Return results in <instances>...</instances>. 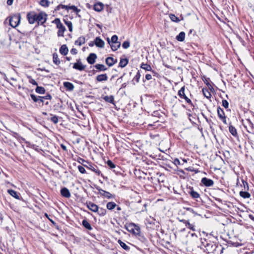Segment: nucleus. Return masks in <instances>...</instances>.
I'll list each match as a JSON object with an SVG mask.
<instances>
[{
  "label": "nucleus",
  "mask_w": 254,
  "mask_h": 254,
  "mask_svg": "<svg viewBox=\"0 0 254 254\" xmlns=\"http://www.w3.org/2000/svg\"><path fill=\"white\" fill-rule=\"evenodd\" d=\"M127 230L135 236L139 234L140 232V227L133 223H130L125 226Z\"/></svg>",
  "instance_id": "obj_1"
},
{
  "label": "nucleus",
  "mask_w": 254,
  "mask_h": 254,
  "mask_svg": "<svg viewBox=\"0 0 254 254\" xmlns=\"http://www.w3.org/2000/svg\"><path fill=\"white\" fill-rule=\"evenodd\" d=\"M178 96L181 98L185 100L186 102L191 106H193V105L190 98L187 96L185 92V87L184 86L182 87L178 91Z\"/></svg>",
  "instance_id": "obj_2"
},
{
  "label": "nucleus",
  "mask_w": 254,
  "mask_h": 254,
  "mask_svg": "<svg viewBox=\"0 0 254 254\" xmlns=\"http://www.w3.org/2000/svg\"><path fill=\"white\" fill-rule=\"evenodd\" d=\"M20 18L19 14L12 15L9 19V25L12 27L15 28L19 25L20 21Z\"/></svg>",
  "instance_id": "obj_3"
},
{
  "label": "nucleus",
  "mask_w": 254,
  "mask_h": 254,
  "mask_svg": "<svg viewBox=\"0 0 254 254\" xmlns=\"http://www.w3.org/2000/svg\"><path fill=\"white\" fill-rule=\"evenodd\" d=\"M55 23L56 24L57 27L59 29L58 32V36L59 37H64V32L65 31V28L63 24L61 22L60 19L56 18L55 21Z\"/></svg>",
  "instance_id": "obj_4"
},
{
  "label": "nucleus",
  "mask_w": 254,
  "mask_h": 254,
  "mask_svg": "<svg viewBox=\"0 0 254 254\" xmlns=\"http://www.w3.org/2000/svg\"><path fill=\"white\" fill-rule=\"evenodd\" d=\"M83 162H85L88 164V165H83V166L86 167V168L91 170L93 172H94L97 175L99 176L101 174V171L98 169V168L97 166L94 164L90 163L84 159H81Z\"/></svg>",
  "instance_id": "obj_5"
},
{
  "label": "nucleus",
  "mask_w": 254,
  "mask_h": 254,
  "mask_svg": "<svg viewBox=\"0 0 254 254\" xmlns=\"http://www.w3.org/2000/svg\"><path fill=\"white\" fill-rule=\"evenodd\" d=\"M47 15L43 12L37 13L36 22H38V24L43 25L47 20Z\"/></svg>",
  "instance_id": "obj_6"
},
{
  "label": "nucleus",
  "mask_w": 254,
  "mask_h": 254,
  "mask_svg": "<svg viewBox=\"0 0 254 254\" xmlns=\"http://www.w3.org/2000/svg\"><path fill=\"white\" fill-rule=\"evenodd\" d=\"M217 112L219 119L221 120L224 124L227 125L226 117L225 116L223 110L219 107L217 108Z\"/></svg>",
  "instance_id": "obj_7"
},
{
  "label": "nucleus",
  "mask_w": 254,
  "mask_h": 254,
  "mask_svg": "<svg viewBox=\"0 0 254 254\" xmlns=\"http://www.w3.org/2000/svg\"><path fill=\"white\" fill-rule=\"evenodd\" d=\"M61 8L63 9H65L66 10H68L69 9L73 10L74 12H75L76 13H78L80 10L79 9H78L76 6L75 5H72L68 6L67 5H63V4H60L58 5L56 7V10H59Z\"/></svg>",
  "instance_id": "obj_8"
},
{
  "label": "nucleus",
  "mask_w": 254,
  "mask_h": 254,
  "mask_svg": "<svg viewBox=\"0 0 254 254\" xmlns=\"http://www.w3.org/2000/svg\"><path fill=\"white\" fill-rule=\"evenodd\" d=\"M201 243L208 251H213L215 250L216 248L215 245L208 243L206 239H203Z\"/></svg>",
  "instance_id": "obj_9"
},
{
  "label": "nucleus",
  "mask_w": 254,
  "mask_h": 254,
  "mask_svg": "<svg viewBox=\"0 0 254 254\" xmlns=\"http://www.w3.org/2000/svg\"><path fill=\"white\" fill-rule=\"evenodd\" d=\"M37 13L34 11L28 12L27 14V18L30 24H33L36 22Z\"/></svg>",
  "instance_id": "obj_10"
},
{
  "label": "nucleus",
  "mask_w": 254,
  "mask_h": 254,
  "mask_svg": "<svg viewBox=\"0 0 254 254\" xmlns=\"http://www.w3.org/2000/svg\"><path fill=\"white\" fill-rule=\"evenodd\" d=\"M97 190L99 191L100 195L106 198H111L114 197L113 195L108 191H106L99 188H97Z\"/></svg>",
  "instance_id": "obj_11"
},
{
  "label": "nucleus",
  "mask_w": 254,
  "mask_h": 254,
  "mask_svg": "<svg viewBox=\"0 0 254 254\" xmlns=\"http://www.w3.org/2000/svg\"><path fill=\"white\" fill-rule=\"evenodd\" d=\"M85 65L82 64L80 59L77 60V62L74 63L73 65V68L80 71L83 70L85 69Z\"/></svg>",
  "instance_id": "obj_12"
},
{
  "label": "nucleus",
  "mask_w": 254,
  "mask_h": 254,
  "mask_svg": "<svg viewBox=\"0 0 254 254\" xmlns=\"http://www.w3.org/2000/svg\"><path fill=\"white\" fill-rule=\"evenodd\" d=\"M201 183L205 187H211L214 185V182L212 180L208 179L206 177L203 178L201 180Z\"/></svg>",
  "instance_id": "obj_13"
},
{
  "label": "nucleus",
  "mask_w": 254,
  "mask_h": 254,
  "mask_svg": "<svg viewBox=\"0 0 254 254\" xmlns=\"http://www.w3.org/2000/svg\"><path fill=\"white\" fill-rule=\"evenodd\" d=\"M94 44L96 47L103 48L105 45L104 41L100 37H97L94 40Z\"/></svg>",
  "instance_id": "obj_14"
},
{
  "label": "nucleus",
  "mask_w": 254,
  "mask_h": 254,
  "mask_svg": "<svg viewBox=\"0 0 254 254\" xmlns=\"http://www.w3.org/2000/svg\"><path fill=\"white\" fill-rule=\"evenodd\" d=\"M96 59V55L94 53H91L87 57V61L89 64H92L95 63Z\"/></svg>",
  "instance_id": "obj_15"
},
{
  "label": "nucleus",
  "mask_w": 254,
  "mask_h": 254,
  "mask_svg": "<svg viewBox=\"0 0 254 254\" xmlns=\"http://www.w3.org/2000/svg\"><path fill=\"white\" fill-rule=\"evenodd\" d=\"M87 206L91 211L96 212L98 210V206L92 202H87Z\"/></svg>",
  "instance_id": "obj_16"
},
{
  "label": "nucleus",
  "mask_w": 254,
  "mask_h": 254,
  "mask_svg": "<svg viewBox=\"0 0 254 254\" xmlns=\"http://www.w3.org/2000/svg\"><path fill=\"white\" fill-rule=\"evenodd\" d=\"M61 195L66 198L70 197L71 194L69 190L66 188H63L61 190Z\"/></svg>",
  "instance_id": "obj_17"
},
{
  "label": "nucleus",
  "mask_w": 254,
  "mask_h": 254,
  "mask_svg": "<svg viewBox=\"0 0 254 254\" xmlns=\"http://www.w3.org/2000/svg\"><path fill=\"white\" fill-rule=\"evenodd\" d=\"M107 164L108 165V166H109V167L111 169H115L113 171L115 172V173H117L118 172V170L120 168L119 166H116L111 160H108L107 162Z\"/></svg>",
  "instance_id": "obj_18"
},
{
  "label": "nucleus",
  "mask_w": 254,
  "mask_h": 254,
  "mask_svg": "<svg viewBox=\"0 0 254 254\" xmlns=\"http://www.w3.org/2000/svg\"><path fill=\"white\" fill-rule=\"evenodd\" d=\"M117 62V59H114L113 58L111 57H109L106 59V63L109 66H112Z\"/></svg>",
  "instance_id": "obj_19"
},
{
  "label": "nucleus",
  "mask_w": 254,
  "mask_h": 254,
  "mask_svg": "<svg viewBox=\"0 0 254 254\" xmlns=\"http://www.w3.org/2000/svg\"><path fill=\"white\" fill-rule=\"evenodd\" d=\"M59 51L62 55L66 56L68 54V49L66 45L64 44L60 47Z\"/></svg>",
  "instance_id": "obj_20"
},
{
  "label": "nucleus",
  "mask_w": 254,
  "mask_h": 254,
  "mask_svg": "<svg viewBox=\"0 0 254 254\" xmlns=\"http://www.w3.org/2000/svg\"><path fill=\"white\" fill-rule=\"evenodd\" d=\"M64 86L66 88L67 91H72L74 89V85L72 83L69 82H64Z\"/></svg>",
  "instance_id": "obj_21"
},
{
  "label": "nucleus",
  "mask_w": 254,
  "mask_h": 254,
  "mask_svg": "<svg viewBox=\"0 0 254 254\" xmlns=\"http://www.w3.org/2000/svg\"><path fill=\"white\" fill-rule=\"evenodd\" d=\"M247 124L249 128V129L248 130V131L250 133H253V132H254V124L250 120L248 119V120H247Z\"/></svg>",
  "instance_id": "obj_22"
},
{
  "label": "nucleus",
  "mask_w": 254,
  "mask_h": 254,
  "mask_svg": "<svg viewBox=\"0 0 254 254\" xmlns=\"http://www.w3.org/2000/svg\"><path fill=\"white\" fill-rule=\"evenodd\" d=\"M96 80L99 82L106 81L108 80V76L106 73L98 75L96 76Z\"/></svg>",
  "instance_id": "obj_23"
},
{
  "label": "nucleus",
  "mask_w": 254,
  "mask_h": 254,
  "mask_svg": "<svg viewBox=\"0 0 254 254\" xmlns=\"http://www.w3.org/2000/svg\"><path fill=\"white\" fill-rule=\"evenodd\" d=\"M104 5L101 2H98L94 5V9L98 12L102 11L103 9Z\"/></svg>",
  "instance_id": "obj_24"
},
{
  "label": "nucleus",
  "mask_w": 254,
  "mask_h": 254,
  "mask_svg": "<svg viewBox=\"0 0 254 254\" xmlns=\"http://www.w3.org/2000/svg\"><path fill=\"white\" fill-rule=\"evenodd\" d=\"M189 193L192 198L197 199L200 198L199 194L197 192L194 191L192 188L190 189Z\"/></svg>",
  "instance_id": "obj_25"
},
{
  "label": "nucleus",
  "mask_w": 254,
  "mask_h": 254,
  "mask_svg": "<svg viewBox=\"0 0 254 254\" xmlns=\"http://www.w3.org/2000/svg\"><path fill=\"white\" fill-rule=\"evenodd\" d=\"M128 60L127 58H121L119 66L122 68L125 67L128 64Z\"/></svg>",
  "instance_id": "obj_26"
},
{
  "label": "nucleus",
  "mask_w": 254,
  "mask_h": 254,
  "mask_svg": "<svg viewBox=\"0 0 254 254\" xmlns=\"http://www.w3.org/2000/svg\"><path fill=\"white\" fill-rule=\"evenodd\" d=\"M85 42V39L83 36H80L75 41L74 44L77 46H81Z\"/></svg>",
  "instance_id": "obj_27"
},
{
  "label": "nucleus",
  "mask_w": 254,
  "mask_h": 254,
  "mask_svg": "<svg viewBox=\"0 0 254 254\" xmlns=\"http://www.w3.org/2000/svg\"><path fill=\"white\" fill-rule=\"evenodd\" d=\"M8 193L12 196L14 197L15 198L19 200L20 196L17 193V192L13 190H8Z\"/></svg>",
  "instance_id": "obj_28"
},
{
  "label": "nucleus",
  "mask_w": 254,
  "mask_h": 254,
  "mask_svg": "<svg viewBox=\"0 0 254 254\" xmlns=\"http://www.w3.org/2000/svg\"><path fill=\"white\" fill-rule=\"evenodd\" d=\"M30 96L34 102L44 103V100H42L41 96H37L34 94H30Z\"/></svg>",
  "instance_id": "obj_29"
},
{
  "label": "nucleus",
  "mask_w": 254,
  "mask_h": 254,
  "mask_svg": "<svg viewBox=\"0 0 254 254\" xmlns=\"http://www.w3.org/2000/svg\"><path fill=\"white\" fill-rule=\"evenodd\" d=\"M229 132L233 135L234 136L236 137L238 136V133L237 131L236 128L232 125H230L229 127Z\"/></svg>",
  "instance_id": "obj_30"
},
{
  "label": "nucleus",
  "mask_w": 254,
  "mask_h": 254,
  "mask_svg": "<svg viewBox=\"0 0 254 254\" xmlns=\"http://www.w3.org/2000/svg\"><path fill=\"white\" fill-rule=\"evenodd\" d=\"M103 99L106 102L114 104V97L113 95L105 96Z\"/></svg>",
  "instance_id": "obj_31"
},
{
  "label": "nucleus",
  "mask_w": 254,
  "mask_h": 254,
  "mask_svg": "<svg viewBox=\"0 0 254 254\" xmlns=\"http://www.w3.org/2000/svg\"><path fill=\"white\" fill-rule=\"evenodd\" d=\"M185 33L184 32H181L177 36L176 39L180 42H183L185 40Z\"/></svg>",
  "instance_id": "obj_32"
},
{
  "label": "nucleus",
  "mask_w": 254,
  "mask_h": 254,
  "mask_svg": "<svg viewBox=\"0 0 254 254\" xmlns=\"http://www.w3.org/2000/svg\"><path fill=\"white\" fill-rule=\"evenodd\" d=\"M82 224L86 229L88 230H91L92 229L90 224L86 219H84L82 221Z\"/></svg>",
  "instance_id": "obj_33"
},
{
  "label": "nucleus",
  "mask_w": 254,
  "mask_h": 254,
  "mask_svg": "<svg viewBox=\"0 0 254 254\" xmlns=\"http://www.w3.org/2000/svg\"><path fill=\"white\" fill-rule=\"evenodd\" d=\"M53 62L57 65H59L61 63V61L58 58V55L56 53H55L53 55Z\"/></svg>",
  "instance_id": "obj_34"
},
{
  "label": "nucleus",
  "mask_w": 254,
  "mask_h": 254,
  "mask_svg": "<svg viewBox=\"0 0 254 254\" xmlns=\"http://www.w3.org/2000/svg\"><path fill=\"white\" fill-rule=\"evenodd\" d=\"M121 247L123 248L125 250L128 251L130 250V248L125 243L122 242L121 240H119L118 241Z\"/></svg>",
  "instance_id": "obj_35"
},
{
  "label": "nucleus",
  "mask_w": 254,
  "mask_h": 254,
  "mask_svg": "<svg viewBox=\"0 0 254 254\" xmlns=\"http://www.w3.org/2000/svg\"><path fill=\"white\" fill-rule=\"evenodd\" d=\"M240 195L244 198H249L251 196V194L249 192H247L246 190L245 191H241L239 193Z\"/></svg>",
  "instance_id": "obj_36"
},
{
  "label": "nucleus",
  "mask_w": 254,
  "mask_h": 254,
  "mask_svg": "<svg viewBox=\"0 0 254 254\" xmlns=\"http://www.w3.org/2000/svg\"><path fill=\"white\" fill-rule=\"evenodd\" d=\"M94 67L99 71H105L107 69V68L102 64H96Z\"/></svg>",
  "instance_id": "obj_37"
},
{
  "label": "nucleus",
  "mask_w": 254,
  "mask_h": 254,
  "mask_svg": "<svg viewBox=\"0 0 254 254\" xmlns=\"http://www.w3.org/2000/svg\"><path fill=\"white\" fill-rule=\"evenodd\" d=\"M111 45H110V46H111V48L112 49V50L114 51H115L116 50H117L121 46V43H112V44H111Z\"/></svg>",
  "instance_id": "obj_38"
},
{
  "label": "nucleus",
  "mask_w": 254,
  "mask_h": 254,
  "mask_svg": "<svg viewBox=\"0 0 254 254\" xmlns=\"http://www.w3.org/2000/svg\"><path fill=\"white\" fill-rule=\"evenodd\" d=\"M35 91L39 94H44L46 92L45 89L42 86H37L35 89Z\"/></svg>",
  "instance_id": "obj_39"
},
{
  "label": "nucleus",
  "mask_w": 254,
  "mask_h": 254,
  "mask_svg": "<svg viewBox=\"0 0 254 254\" xmlns=\"http://www.w3.org/2000/svg\"><path fill=\"white\" fill-rule=\"evenodd\" d=\"M140 67L147 71H151L152 70L151 66L147 64L142 63Z\"/></svg>",
  "instance_id": "obj_40"
},
{
  "label": "nucleus",
  "mask_w": 254,
  "mask_h": 254,
  "mask_svg": "<svg viewBox=\"0 0 254 254\" xmlns=\"http://www.w3.org/2000/svg\"><path fill=\"white\" fill-rule=\"evenodd\" d=\"M117 206V204L114 202H109L107 204V208L109 210H112Z\"/></svg>",
  "instance_id": "obj_41"
},
{
  "label": "nucleus",
  "mask_w": 254,
  "mask_h": 254,
  "mask_svg": "<svg viewBox=\"0 0 254 254\" xmlns=\"http://www.w3.org/2000/svg\"><path fill=\"white\" fill-rule=\"evenodd\" d=\"M169 17L170 19L173 22H179L180 21V19L178 17H177L175 14H170L169 15Z\"/></svg>",
  "instance_id": "obj_42"
},
{
  "label": "nucleus",
  "mask_w": 254,
  "mask_h": 254,
  "mask_svg": "<svg viewBox=\"0 0 254 254\" xmlns=\"http://www.w3.org/2000/svg\"><path fill=\"white\" fill-rule=\"evenodd\" d=\"M40 4L43 7H48L50 4V1L48 0H41Z\"/></svg>",
  "instance_id": "obj_43"
},
{
  "label": "nucleus",
  "mask_w": 254,
  "mask_h": 254,
  "mask_svg": "<svg viewBox=\"0 0 254 254\" xmlns=\"http://www.w3.org/2000/svg\"><path fill=\"white\" fill-rule=\"evenodd\" d=\"M96 212H97L100 216H104L106 213V210L104 208H99L98 207V210Z\"/></svg>",
  "instance_id": "obj_44"
},
{
  "label": "nucleus",
  "mask_w": 254,
  "mask_h": 254,
  "mask_svg": "<svg viewBox=\"0 0 254 254\" xmlns=\"http://www.w3.org/2000/svg\"><path fill=\"white\" fill-rule=\"evenodd\" d=\"M51 116H52V117L50 119V121L55 124H57L59 121L58 117L57 116L53 115L52 114H51Z\"/></svg>",
  "instance_id": "obj_45"
},
{
  "label": "nucleus",
  "mask_w": 254,
  "mask_h": 254,
  "mask_svg": "<svg viewBox=\"0 0 254 254\" xmlns=\"http://www.w3.org/2000/svg\"><path fill=\"white\" fill-rule=\"evenodd\" d=\"M136 236H137L138 239L142 243H145L147 240L145 237L142 235L140 233L139 234H138Z\"/></svg>",
  "instance_id": "obj_46"
},
{
  "label": "nucleus",
  "mask_w": 254,
  "mask_h": 254,
  "mask_svg": "<svg viewBox=\"0 0 254 254\" xmlns=\"http://www.w3.org/2000/svg\"><path fill=\"white\" fill-rule=\"evenodd\" d=\"M65 24L67 25V26L68 28L69 31L70 32L72 31V22L70 21H65L64 20Z\"/></svg>",
  "instance_id": "obj_47"
},
{
  "label": "nucleus",
  "mask_w": 254,
  "mask_h": 254,
  "mask_svg": "<svg viewBox=\"0 0 254 254\" xmlns=\"http://www.w3.org/2000/svg\"><path fill=\"white\" fill-rule=\"evenodd\" d=\"M118 37L116 35H113L111 39V44L115 43H120V42L118 41Z\"/></svg>",
  "instance_id": "obj_48"
},
{
  "label": "nucleus",
  "mask_w": 254,
  "mask_h": 254,
  "mask_svg": "<svg viewBox=\"0 0 254 254\" xmlns=\"http://www.w3.org/2000/svg\"><path fill=\"white\" fill-rule=\"evenodd\" d=\"M202 92L204 96L207 98H209L211 97V94L207 89H202Z\"/></svg>",
  "instance_id": "obj_49"
},
{
  "label": "nucleus",
  "mask_w": 254,
  "mask_h": 254,
  "mask_svg": "<svg viewBox=\"0 0 254 254\" xmlns=\"http://www.w3.org/2000/svg\"><path fill=\"white\" fill-rule=\"evenodd\" d=\"M27 78H28L29 79V82L33 84V85H38V83L34 79H33L31 76H27Z\"/></svg>",
  "instance_id": "obj_50"
},
{
  "label": "nucleus",
  "mask_w": 254,
  "mask_h": 254,
  "mask_svg": "<svg viewBox=\"0 0 254 254\" xmlns=\"http://www.w3.org/2000/svg\"><path fill=\"white\" fill-rule=\"evenodd\" d=\"M242 183L243 185L244 190H249L248 183H247V181H246L244 180H242Z\"/></svg>",
  "instance_id": "obj_51"
},
{
  "label": "nucleus",
  "mask_w": 254,
  "mask_h": 254,
  "mask_svg": "<svg viewBox=\"0 0 254 254\" xmlns=\"http://www.w3.org/2000/svg\"><path fill=\"white\" fill-rule=\"evenodd\" d=\"M130 46V43L128 41H125L122 44V47L124 49H127Z\"/></svg>",
  "instance_id": "obj_52"
},
{
  "label": "nucleus",
  "mask_w": 254,
  "mask_h": 254,
  "mask_svg": "<svg viewBox=\"0 0 254 254\" xmlns=\"http://www.w3.org/2000/svg\"><path fill=\"white\" fill-rule=\"evenodd\" d=\"M186 226L189 229L192 230V231H195V229H194V226L192 224H190V223L189 222H188V223H187V224L186 225Z\"/></svg>",
  "instance_id": "obj_53"
},
{
  "label": "nucleus",
  "mask_w": 254,
  "mask_h": 254,
  "mask_svg": "<svg viewBox=\"0 0 254 254\" xmlns=\"http://www.w3.org/2000/svg\"><path fill=\"white\" fill-rule=\"evenodd\" d=\"M222 106L226 109L228 108L229 107V103L226 100H222Z\"/></svg>",
  "instance_id": "obj_54"
},
{
  "label": "nucleus",
  "mask_w": 254,
  "mask_h": 254,
  "mask_svg": "<svg viewBox=\"0 0 254 254\" xmlns=\"http://www.w3.org/2000/svg\"><path fill=\"white\" fill-rule=\"evenodd\" d=\"M78 169L79 171L82 174H85L86 172V170L83 166H78Z\"/></svg>",
  "instance_id": "obj_55"
},
{
  "label": "nucleus",
  "mask_w": 254,
  "mask_h": 254,
  "mask_svg": "<svg viewBox=\"0 0 254 254\" xmlns=\"http://www.w3.org/2000/svg\"><path fill=\"white\" fill-rule=\"evenodd\" d=\"M51 98H52V96H51L50 94H47L45 96H41V99H42V100H44H44H50V99H51Z\"/></svg>",
  "instance_id": "obj_56"
},
{
  "label": "nucleus",
  "mask_w": 254,
  "mask_h": 254,
  "mask_svg": "<svg viewBox=\"0 0 254 254\" xmlns=\"http://www.w3.org/2000/svg\"><path fill=\"white\" fill-rule=\"evenodd\" d=\"M141 76L140 73L138 71L134 77V79L137 82L139 81V78Z\"/></svg>",
  "instance_id": "obj_57"
},
{
  "label": "nucleus",
  "mask_w": 254,
  "mask_h": 254,
  "mask_svg": "<svg viewBox=\"0 0 254 254\" xmlns=\"http://www.w3.org/2000/svg\"><path fill=\"white\" fill-rule=\"evenodd\" d=\"M174 163L176 166L179 165L181 164L180 160L178 158H176V159H174Z\"/></svg>",
  "instance_id": "obj_58"
},
{
  "label": "nucleus",
  "mask_w": 254,
  "mask_h": 254,
  "mask_svg": "<svg viewBox=\"0 0 254 254\" xmlns=\"http://www.w3.org/2000/svg\"><path fill=\"white\" fill-rule=\"evenodd\" d=\"M70 53L72 55H76L77 53V50L75 48H72L70 50Z\"/></svg>",
  "instance_id": "obj_59"
},
{
  "label": "nucleus",
  "mask_w": 254,
  "mask_h": 254,
  "mask_svg": "<svg viewBox=\"0 0 254 254\" xmlns=\"http://www.w3.org/2000/svg\"><path fill=\"white\" fill-rule=\"evenodd\" d=\"M145 79L146 80H149L152 79V76L150 74H147L145 75Z\"/></svg>",
  "instance_id": "obj_60"
},
{
  "label": "nucleus",
  "mask_w": 254,
  "mask_h": 254,
  "mask_svg": "<svg viewBox=\"0 0 254 254\" xmlns=\"http://www.w3.org/2000/svg\"><path fill=\"white\" fill-rule=\"evenodd\" d=\"M0 73L3 76V78L4 79V80L8 81V79H7V77L6 74L5 73H2V72H0Z\"/></svg>",
  "instance_id": "obj_61"
},
{
  "label": "nucleus",
  "mask_w": 254,
  "mask_h": 254,
  "mask_svg": "<svg viewBox=\"0 0 254 254\" xmlns=\"http://www.w3.org/2000/svg\"><path fill=\"white\" fill-rule=\"evenodd\" d=\"M13 0H7V4L8 5H11L13 3Z\"/></svg>",
  "instance_id": "obj_62"
},
{
  "label": "nucleus",
  "mask_w": 254,
  "mask_h": 254,
  "mask_svg": "<svg viewBox=\"0 0 254 254\" xmlns=\"http://www.w3.org/2000/svg\"><path fill=\"white\" fill-rule=\"evenodd\" d=\"M179 221L180 222H183V223H184L185 224V225L187 224V223H188L189 222V221L188 220H186L185 219H182V220H179Z\"/></svg>",
  "instance_id": "obj_63"
},
{
  "label": "nucleus",
  "mask_w": 254,
  "mask_h": 254,
  "mask_svg": "<svg viewBox=\"0 0 254 254\" xmlns=\"http://www.w3.org/2000/svg\"><path fill=\"white\" fill-rule=\"evenodd\" d=\"M249 217L250 219H251L252 220L254 221V215H253L252 214H249Z\"/></svg>",
  "instance_id": "obj_64"
}]
</instances>
